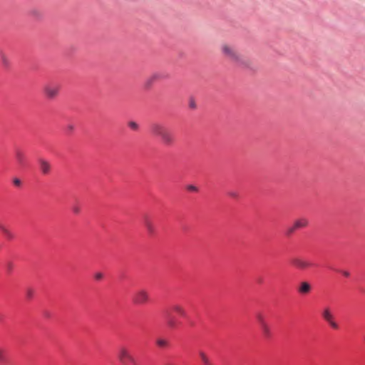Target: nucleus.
<instances>
[{
  "instance_id": "obj_5",
  "label": "nucleus",
  "mask_w": 365,
  "mask_h": 365,
  "mask_svg": "<svg viewBox=\"0 0 365 365\" xmlns=\"http://www.w3.org/2000/svg\"><path fill=\"white\" fill-rule=\"evenodd\" d=\"M309 224V221L307 218L302 217L297 219L294 221V224L287 228V235H291L297 230L306 227Z\"/></svg>"
},
{
  "instance_id": "obj_10",
  "label": "nucleus",
  "mask_w": 365,
  "mask_h": 365,
  "mask_svg": "<svg viewBox=\"0 0 365 365\" xmlns=\"http://www.w3.org/2000/svg\"><path fill=\"white\" fill-rule=\"evenodd\" d=\"M15 159L21 167H24L26 165V156L21 149L17 148L15 150Z\"/></svg>"
},
{
  "instance_id": "obj_32",
  "label": "nucleus",
  "mask_w": 365,
  "mask_h": 365,
  "mask_svg": "<svg viewBox=\"0 0 365 365\" xmlns=\"http://www.w3.org/2000/svg\"><path fill=\"white\" fill-rule=\"evenodd\" d=\"M228 195L234 198H236L238 196L237 193L235 192H229Z\"/></svg>"
},
{
  "instance_id": "obj_24",
  "label": "nucleus",
  "mask_w": 365,
  "mask_h": 365,
  "mask_svg": "<svg viewBox=\"0 0 365 365\" xmlns=\"http://www.w3.org/2000/svg\"><path fill=\"white\" fill-rule=\"evenodd\" d=\"M128 126L131 129L135 130H138V125L135 122H134V121L129 122Z\"/></svg>"
},
{
  "instance_id": "obj_14",
  "label": "nucleus",
  "mask_w": 365,
  "mask_h": 365,
  "mask_svg": "<svg viewBox=\"0 0 365 365\" xmlns=\"http://www.w3.org/2000/svg\"><path fill=\"white\" fill-rule=\"evenodd\" d=\"M172 310L182 317H185L187 315L185 309L180 304H173L172 306Z\"/></svg>"
},
{
  "instance_id": "obj_23",
  "label": "nucleus",
  "mask_w": 365,
  "mask_h": 365,
  "mask_svg": "<svg viewBox=\"0 0 365 365\" xmlns=\"http://www.w3.org/2000/svg\"><path fill=\"white\" fill-rule=\"evenodd\" d=\"M187 190L190 191V192H197L198 191V188L193 185H188L187 187H186Z\"/></svg>"
},
{
  "instance_id": "obj_9",
  "label": "nucleus",
  "mask_w": 365,
  "mask_h": 365,
  "mask_svg": "<svg viewBox=\"0 0 365 365\" xmlns=\"http://www.w3.org/2000/svg\"><path fill=\"white\" fill-rule=\"evenodd\" d=\"M143 225L149 235L152 236L155 233V226L152 220L147 215L143 218Z\"/></svg>"
},
{
  "instance_id": "obj_15",
  "label": "nucleus",
  "mask_w": 365,
  "mask_h": 365,
  "mask_svg": "<svg viewBox=\"0 0 365 365\" xmlns=\"http://www.w3.org/2000/svg\"><path fill=\"white\" fill-rule=\"evenodd\" d=\"M260 329L262 333V335L264 338L265 339H269L272 336L271 329L268 324H262V326H260Z\"/></svg>"
},
{
  "instance_id": "obj_6",
  "label": "nucleus",
  "mask_w": 365,
  "mask_h": 365,
  "mask_svg": "<svg viewBox=\"0 0 365 365\" xmlns=\"http://www.w3.org/2000/svg\"><path fill=\"white\" fill-rule=\"evenodd\" d=\"M133 301L136 304H144L149 301V294L145 289H139L135 293Z\"/></svg>"
},
{
  "instance_id": "obj_1",
  "label": "nucleus",
  "mask_w": 365,
  "mask_h": 365,
  "mask_svg": "<svg viewBox=\"0 0 365 365\" xmlns=\"http://www.w3.org/2000/svg\"><path fill=\"white\" fill-rule=\"evenodd\" d=\"M220 51L223 57L235 66L248 68L252 64L251 60L241 53L234 45L224 43L220 46Z\"/></svg>"
},
{
  "instance_id": "obj_28",
  "label": "nucleus",
  "mask_w": 365,
  "mask_h": 365,
  "mask_svg": "<svg viewBox=\"0 0 365 365\" xmlns=\"http://www.w3.org/2000/svg\"><path fill=\"white\" fill-rule=\"evenodd\" d=\"M189 106L191 108H196V104H195V102L193 99H190V102H189Z\"/></svg>"
},
{
  "instance_id": "obj_20",
  "label": "nucleus",
  "mask_w": 365,
  "mask_h": 365,
  "mask_svg": "<svg viewBox=\"0 0 365 365\" xmlns=\"http://www.w3.org/2000/svg\"><path fill=\"white\" fill-rule=\"evenodd\" d=\"M156 344L159 347L165 348V347L168 346V341L165 339L160 338L156 340Z\"/></svg>"
},
{
  "instance_id": "obj_3",
  "label": "nucleus",
  "mask_w": 365,
  "mask_h": 365,
  "mask_svg": "<svg viewBox=\"0 0 365 365\" xmlns=\"http://www.w3.org/2000/svg\"><path fill=\"white\" fill-rule=\"evenodd\" d=\"M116 358L120 365H138L135 358L125 346L118 347Z\"/></svg>"
},
{
  "instance_id": "obj_22",
  "label": "nucleus",
  "mask_w": 365,
  "mask_h": 365,
  "mask_svg": "<svg viewBox=\"0 0 365 365\" xmlns=\"http://www.w3.org/2000/svg\"><path fill=\"white\" fill-rule=\"evenodd\" d=\"M257 321L259 322V327L260 326H262V324H267V323L266 322L264 317L262 315V314H258L257 316Z\"/></svg>"
},
{
  "instance_id": "obj_31",
  "label": "nucleus",
  "mask_w": 365,
  "mask_h": 365,
  "mask_svg": "<svg viewBox=\"0 0 365 365\" xmlns=\"http://www.w3.org/2000/svg\"><path fill=\"white\" fill-rule=\"evenodd\" d=\"M31 14L33 15V16H41V14L39 11H36V10H32L31 11Z\"/></svg>"
},
{
  "instance_id": "obj_7",
  "label": "nucleus",
  "mask_w": 365,
  "mask_h": 365,
  "mask_svg": "<svg viewBox=\"0 0 365 365\" xmlns=\"http://www.w3.org/2000/svg\"><path fill=\"white\" fill-rule=\"evenodd\" d=\"M322 316L323 319L330 325V327L332 329H337L339 328V325L334 321V315L329 307H326L323 309L322 312Z\"/></svg>"
},
{
  "instance_id": "obj_12",
  "label": "nucleus",
  "mask_w": 365,
  "mask_h": 365,
  "mask_svg": "<svg viewBox=\"0 0 365 365\" xmlns=\"http://www.w3.org/2000/svg\"><path fill=\"white\" fill-rule=\"evenodd\" d=\"M38 162L41 173L44 175L48 174L51 170L50 163L44 159H40Z\"/></svg>"
},
{
  "instance_id": "obj_21",
  "label": "nucleus",
  "mask_w": 365,
  "mask_h": 365,
  "mask_svg": "<svg viewBox=\"0 0 365 365\" xmlns=\"http://www.w3.org/2000/svg\"><path fill=\"white\" fill-rule=\"evenodd\" d=\"M6 351L4 349L0 347V364H3L6 362Z\"/></svg>"
},
{
  "instance_id": "obj_25",
  "label": "nucleus",
  "mask_w": 365,
  "mask_h": 365,
  "mask_svg": "<svg viewBox=\"0 0 365 365\" xmlns=\"http://www.w3.org/2000/svg\"><path fill=\"white\" fill-rule=\"evenodd\" d=\"M103 275L101 272H97L95 274L94 277L96 280H101L102 279Z\"/></svg>"
},
{
  "instance_id": "obj_4",
  "label": "nucleus",
  "mask_w": 365,
  "mask_h": 365,
  "mask_svg": "<svg viewBox=\"0 0 365 365\" xmlns=\"http://www.w3.org/2000/svg\"><path fill=\"white\" fill-rule=\"evenodd\" d=\"M60 86L57 83H51L44 86L43 92L48 99H54L58 95Z\"/></svg>"
},
{
  "instance_id": "obj_17",
  "label": "nucleus",
  "mask_w": 365,
  "mask_h": 365,
  "mask_svg": "<svg viewBox=\"0 0 365 365\" xmlns=\"http://www.w3.org/2000/svg\"><path fill=\"white\" fill-rule=\"evenodd\" d=\"M166 323H167L168 327L172 329H175L178 324L176 319L171 316H168Z\"/></svg>"
},
{
  "instance_id": "obj_26",
  "label": "nucleus",
  "mask_w": 365,
  "mask_h": 365,
  "mask_svg": "<svg viewBox=\"0 0 365 365\" xmlns=\"http://www.w3.org/2000/svg\"><path fill=\"white\" fill-rule=\"evenodd\" d=\"M33 294H34V291L31 289H28L26 291V296L29 298H31L33 297Z\"/></svg>"
},
{
  "instance_id": "obj_16",
  "label": "nucleus",
  "mask_w": 365,
  "mask_h": 365,
  "mask_svg": "<svg viewBox=\"0 0 365 365\" xmlns=\"http://www.w3.org/2000/svg\"><path fill=\"white\" fill-rule=\"evenodd\" d=\"M0 61L4 68H9L10 66V60L5 53L0 52Z\"/></svg>"
},
{
  "instance_id": "obj_19",
  "label": "nucleus",
  "mask_w": 365,
  "mask_h": 365,
  "mask_svg": "<svg viewBox=\"0 0 365 365\" xmlns=\"http://www.w3.org/2000/svg\"><path fill=\"white\" fill-rule=\"evenodd\" d=\"M0 230L3 232V234L7 239L12 240L14 237V234L9 229H7L5 226H4L3 227H1Z\"/></svg>"
},
{
  "instance_id": "obj_29",
  "label": "nucleus",
  "mask_w": 365,
  "mask_h": 365,
  "mask_svg": "<svg viewBox=\"0 0 365 365\" xmlns=\"http://www.w3.org/2000/svg\"><path fill=\"white\" fill-rule=\"evenodd\" d=\"M13 182L16 186H20L21 184V182L19 178L14 179Z\"/></svg>"
},
{
  "instance_id": "obj_18",
  "label": "nucleus",
  "mask_w": 365,
  "mask_h": 365,
  "mask_svg": "<svg viewBox=\"0 0 365 365\" xmlns=\"http://www.w3.org/2000/svg\"><path fill=\"white\" fill-rule=\"evenodd\" d=\"M161 77V75L160 73H154L150 77H149L146 82H145V86L146 87H150L151 86V84L155 81H157L158 79H160Z\"/></svg>"
},
{
  "instance_id": "obj_35",
  "label": "nucleus",
  "mask_w": 365,
  "mask_h": 365,
  "mask_svg": "<svg viewBox=\"0 0 365 365\" xmlns=\"http://www.w3.org/2000/svg\"><path fill=\"white\" fill-rule=\"evenodd\" d=\"M165 365H176V364H175L174 363L169 362V363H167Z\"/></svg>"
},
{
  "instance_id": "obj_33",
  "label": "nucleus",
  "mask_w": 365,
  "mask_h": 365,
  "mask_svg": "<svg viewBox=\"0 0 365 365\" xmlns=\"http://www.w3.org/2000/svg\"><path fill=\"white\" fill-rule=\"evenodd\" d=\"M341 273L344 277H349L350 275V273L348 271H341Z\"/></svg>"
},
{
  "instance_id": "obj_2",
  "label": "nucleus",
  "mask_w": 365,
  "mask_h": 365,
  "mask_svg": "<svg viewBox=\"0 0 365 365\" xmlns=\"http://www.w3.org/2000/svg\"><path fill=\"white\" fill-rule=\"evenodd\" d=\"M150 130L151 134L160 138L162 143L165 145L170 146L175 141L173 133L161 123H152Z\"/></svg>"
},
{
  "instance_id": "obj_34",
  "label": "nucleus",
  "mask_w": 365,
  "mask_h": 365,
  "mask_svg": "<svg viewBox=\"0 0 365 365\" xmlns=\"http://www.w3.org/2000/svg\"><path fill=\"white\" fill-rule=\"evenodd\" d=\"M13 265L11 262L7 264V268L9 271H11L12 269Z\"/></svg>"
},
{
  "instance_id": "obj_8",
  "label": "nucleus",
  "mask_w": 365,
  "mask_h": 365,
  "mask_svg": "<svg viewBox=\"0 0 365 365\" xmlns=\"http://www.w3.org/2000/svg\"><path fill=\"white\" fill-rule=\"evenodd\" d=\"M292 264L296 268L301 269V270H304V269L312 266V264L311 262H309V261H307L303 258H300V257L294 258L292 260Z\"/></svg>"
},
{
  "instance_id": "obj_27",
  "label": "nucleus",
  "mask_w": 365,
  "mask_h": 365,
  "mask_svg": "<svg viewBox=\"0 0 365 365\" xmlns=\"http://www.w3.org/2000/svg\"><path fill=\"white\" fill-rule=\"evenodd\" d=\"M74 130V125L72 124H68L66 126V130L69 133L72 132Z\"/></svg>"
},
{
  "instance_id": "obj_30",
  "label": "nucleus",
  "mask_w": 365,
  "mask_h": 365,
  "mask_svg": "<svg viewBox=\"0 0 365 365\" xmlns=\"http://www.w3.org/2000/svg\"><path fill=\"white\" fill-rule=\"evenodd\" d=\"M72 210L75 214H78L80 212V207L78 206H73Z\"/></svg>"
},
{
  "instance_id": "obj_13",
  "label": "nucleus",
  "mask_w": 365,
  "mask_h": 365,
  "mask_svg": "<svg viewBox=\"0 0 365 365\" xmlns=\"http://www.w3.org/2000/svg\"><path fill=\"white\" fill-rule=\"evenodd\" d=\"M198 354L203 365H215L204 351H200Z\"/></svg>"
},
{
  "instance_id": "obj_11",
  "label": "nucleus",
  "mask_w": 365,
  "mask_h": 365,
  "mask_svg": "<svg viewBox=\"0 0 365 365\" xmlns=\"http://www.w3.org/2000/svg\"><path fill=\"white\" fill-rule=\"evenodd\" d=\"M312 290V286L311 284L306 281H303L300 282L297 291L300 294H309Z\"/></svg>"
}]
</instances>
